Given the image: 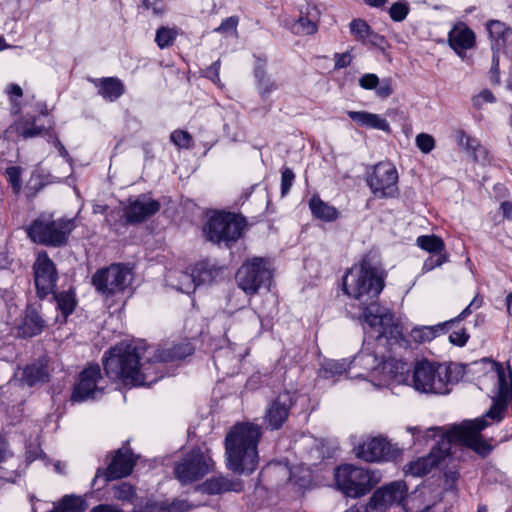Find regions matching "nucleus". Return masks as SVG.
Listing matches in <instances>:
<instances>
[{"label":"nucleus","mask_w":512,"mask_h":512,"mask_svg":"<svg viewBox=\"0 0 512 512\" xmlns=\"http://www.w3.org/2000/svg\"><path fill=\"white\" fill-rule=\"evenodd\" d=\"M177 37V31L168 27H161L156 31L155 42L160 49L173 45Z\"/></svg>","instance_id":"nucleus-41"},{"label":"nucleus","mask_w":512,"mask_h":512,"mask_svg":"<svg viewBox=\"0 0 512 512\" xmlns=\"http://www.w3.org/2000/svg\"><path fill=\"white\" fill-rule=\"evenodd\" d=\"M347 114L359 126L390 132V124L378 114L366 111H348Z\"/></svg>","instance_id":"nucleus-29"},{"label":"nucleus","mask_w":512,"mask_h":512,"mask_svg":"<svg viewBox=\"0 0 512 512\" xmlns=\"http://www.w3.org/2000/svg\"><path fill=\"white\" fill-rule=\"evenodd\" d=\"M486 29L491 40V49L495 53L506 50L512 46V29L504 22L490 20L486 23Z\"/></svg>","instance_id":"nucleus-23"},{"label":"nucleus","mask_w":512,"mask_h":512,"mask_svg":"<svg viewBox=\"0 0 512 512\" xmlns=\"http://www.w3.org/2000/svg\"><path fill=\"white\" fill-rule=\"evenodd\" d=\"M244 226V218L233 213H218L210 217L203 231L209 241L229 245L240 238Z\"/></svg>","instance_id":"nucleus-10"},{"label":"nucleus","mask_w":512,"mask_h":512,"mask_svg":"<svg viewBox=\"0 0 512 512\" xmlns=\"http://www.w3.org/2000/svg\"><path fill=\"white\" fill-rule=\"evenodd\" d=\"M136 463V457L129 448H120L112 458L107 469L103 472L105 480H114L131 474Z\"/></svg>","instance_id":"nucleus-22"},{"label":"nucleus","mask_w":512,"mask_h":512,"mask_svg":"<svg viewBox=\"0 0 512 512\" xmlns=\"http://www.w3.org/2000/svg\"><path fill=\"white\" fill-rule=\"evenodd\" d=\"M320 11L315 5L308 4L305 12L292 25L293 33L297 35H313L318 31Z\"/></svg>","instance_id":"nucleus-26"},{"label":"nucleus","mask_w":512,"mask_h":512,"mask_svg":"<svg viewBox=\"0 0 512 512\" xmlns=\"http://www.w3.org/2000/svg\"><path fill=\"white\" fill-rule=\"evenodd\" d=\"M350 32L357 41L363 44L367 43L368 37L371 35V28L362 19H354L349 24Z\"/></svg>","instance_id":"nucleus-39"},{"label":"nucleus","mask_w":512,"mask_h":512,"mask_svg":"<svg viewBox=\"0 0 512 512\" xmlns=\"http://www.w3.org/2000/svg\"><path fill=\"white\" fill-rule=\"evenodd\" d=\"M48 368L44 360H38L27 365L23 370L22 381L28 386H33L39 382L48 380Z\"/></svg>","instance_id":"nucleus-32"},{"label":"nucleus","mask_w":512,"mask_h":512,"mask_svg":"<svg viewBox=\"0 0 512 512\" xmlns=\"http://www.w3.org/2000/svg\"><path fill=\"white\" fill-rule=\"evenodd\" d=\"M262 427L252 422H238L225 437L227 468L238 474H252L258 467V443Z\"/></svg>","instance_id":"nucleus-4"},{"label":"nucleus","mask_w":512,"mask_h":512,"mask_svg":"<svg viewBox=\"0 0 512 512\" xmlns=\"http://www.w3.org/2000/svg\"><path fill=\"white\" fill-rule=\"evenodd\" d=\"M383 382L409 385L411 372L402 360L387 359L382 362Z\"/></svg>","instance_id":"nucleus-24"},{"label":"nucleus","mask_w":512,"mask_h":512,"mask_svg":"<svg viewBox=\"0 0 512 512\" xmlns=\"http://www.w3.org/2000/svg\"><path fill=\"white\" fill-rule=\"evenodd\" d=\"M383 42L384 38L371 30V35L368 37L367 43H371L372 45H381Z\"/></svg>","instance_id":"nucleus-64"},{"label":"nucleus","mask_w":512,"mask_h":512,"mask_svg":"<svg viewBox=\"0 0 512 512\" xmlns=\"http://www.w3.org/2000/svg\"><path fill=\"white\" fill-rule=\"evenodd\" d=\"M408 496L409 488L405 481H391L373 492L368 507L374 512H387L393 507H401L405 510Z\"/></svg>","instance_id":"nucleus-12"},{"label":"nucleus","mask_w":512,"mask_h":512,"mask_svg":"<svg viewBox=\"0 0 512 512\" xmlns=\"http://www.w3.org/2000/svg\"><path fill=\"white\" fill-rule=\"evenodd\" d=\"M366 183L376 198H395L399 194L398 171L389 161L372 166L367 172Z\"/></svg>","instance_id":"nucleus-11"},{"label":"nucleus","mask_w":512,"mask_h":512,"mask_svg":"<svg viewBox=\"0 0 512 512\" xmlns=\"http://www.w3.org/2000/svg\"><path fill=\"white\" fill-rule=\"evenodd\" d=\"M101 369L98 364L89 365L79 375V382L74 387L71 400L84 402L95 399L103 393Z\"/></svg>","instance_id":"nucleus-19"},{"label":"nucleus","mask_w":512,"mask_h":512,"mask_svg":"<svg viewBox=\"0 0 512 512\" xmlns=\"http://www.w3.org/2000/svg\"><path fill=\"white\" fill-rule=\"evenodd\" d=\"M238 25V18L235 16L228 17L222 21L219 27L215 29L216 32H226L235 30Z\"/></svg>","instance_id":"nucleus-60"},{"label":"nucleus","mask_w":512,"mask_h":512,"mask_svg":"<svg viewBox=\"0 0 512 512\" xmlns=\"http://www.w3.org/2000/svg\"><path fill=\"white\" fill-rule=\"evenodd\" d=\"M17 466L16 460L8 454L5 460L0 462V479L14 482L18 477Z\"/></svg>","instance_id":"nucleus-38"},{"label":"nucleus","mask_w":512,"mask_h":512,"mask_svg":"<svg viewBox=\"0 0 512 512\" xmlns=\"http://www.w3.org/2000/svg\"><path fill=\"white\" fill-rule=\"evenodd\" d=\"M170 140L179 148H190L192 146L191 135L184 130H175L170 135Z\"/></svg>","instance_id":"nucleus-47"},{"label":"nucleus","mask_w":512,"mask_h":512,"mask_svg":"<svg viewBox=\"0 0 512 512\" xmlns=\"http://www.w3.org/2000/svg\"><path fill=\"white\" fill-rule=\"evenodd\" d=\"M416 243L421 249L429 253H435L437 255L443 254L442 252L445 248L443 240L436 235L419 236L416 240Z\"/></svg>","instance_id":"nucleus-37"},{"label":"nucleus","mask_w":512,"mask_h":512,"mask_svg":"<svg viewBox=\"0 0 512 512\" xmlns=\"http://www.w3.org/2000/svg\"><path fill=\"white\" fill-rule=\"evenodd\" d=\"M471 101L473 107L480 110L484 104L496 102V97L489 89H483L478 94L474 95Z\"/></svg>","instance_id":"nucleus-48"},{"label":"nucleus","mask_w":512,"mask_h":512,"mask_svg":"<svg viewBox=\"0 0 512 512\" xmlns=\"http://www.w3.org/2000/svg\"><path fill=\"white\" fill-rule=\"evenodd\" d=\"M46 139L49 143H52L54 147L58 150L59 154L66 159L67 162L72 163V158L70 157L68 151L65 146L61 143L57 135L54 133L52 128H48L46 130Z\"/></svg>","instance_id":"nucleus-50"},{"label":"nucleus","mask_w":512,"mask_h":512,"mask_svg":"<svg viewBox=\"0 0 512 512\" xmlns=\"http://www.w3.org/2000/svg\"><path fill=\"white\" fill-rule=\"evenodd\" d=\"M355 451L356 456L366 462H385L395 460L401 455V450L398 447L381 436L363 441L355 448Z\"/></svg>","instance_id":"nucleus-17"},{"label":"nucleus","mask_w":512,"mask_h":512,"mask_svg":"<svg viewBox=\"0 0 512 512\" xmlns=\"http://www.w3.org/2000/svg\"><path fill=\"white\" fill-rule=\"evenodd\" d=\"M142 7L145 10H152L155 14H160L162 12V8L158 7L157 3L151 0H143Z\"/></svg>","instance_id":"nucleus-62"},{"label":"nucleus","mask_w":512,"mask_h":512,"mask_svg":"<svg viewBox=\"0 0 512 512\" xmlns=\"http://www.w3.org/2000/svg\"><path fill=\"white\" fill-rule=\"evenodd\" d=\"M448 41L450 47L461 56L475 45V33L465 24H459L449 32Z\"/></svg>","instance_id":"nucleus-25"},{"label":"nucleus","mask_w":512,"mask_h":512,"mask_svg":"<svg viewBox=\"0 0 512 512\" xmlns=\"http://www.w3.org/2000/svg\"><path fill=\"white\" fill-rule=\"evenodd\" d=\"M34 282L39 298L54 294L58 281V272L47 252H39L33 264Z\"/></svg>","instance_id":"nucleus-18"},{"label":"nucleus","mask_w":512,"mask_h":512,"mask_svg":"<svg viewBox=\"0 0 512 512\" xmlns=\"http://www.w3.org/2000/svg\"><path fill=\"white\" fill-rule=\"evenodd\" d=\"M160 207L159 201L147 195H140L137 198L127 200V204L124 206V216L127 223H141L155 215Z\"/></svg>","instance_id":"nucleus-21"},{"label":"nucleus","mask_w":512,"mask_h":512,"mask_svg":"<svg viewBox=\"0 0 512 512\" xmlns=\"http://www.w3.org/2000/svg\"><path fill=\"white\" fill-rule=\"evenodd\" d=\"M378 479L368 469L351 464L339 466L335 470V483L346 496L358 498L368 494Z\"/></svg>","instance_id":"nucleus-9"},{"label":"nucleus","mask_w":512,"mask_h":512,"mask_svg":"<svg viewBox=\"0 0 512 512\" xmlns=\"http://www.w3.org/2000/svg\"><path fill=\"white\" fill-rule=\"evenodd\" d=\"M147 510H158L160 512H186L190 509V505L185 500H175L167 507H164L163 504H149L146 506Z\"/></svg>","instance_id":"nucleus-43"},{"label":"nucleus","mask_w":512,"mask_h":512,"mask_svg":"<svg viewBox=\"0 0 512 512\" xmlns=\"http://www.w3.org/2000/svg\"><path fill=\"white\" fill-rule=\"evenodd\" d=\"M486 425L484 419H474L452 426L445 434L441 435L440 440L427 456L419 457L405 466V474L415 477L427 475L450 454L452 443L462 444L480 454L490 452L491 447L480 435Z\"/></svg>","instance_id":"nucleus-2"},{"label":"nucleus","mask_w":512,"mask_h":512,"mask_svg":"<svg viewBox=\"0 0 512 512\" xmlns=\"http://www.w3.org/2000/svg\"><path fill=\"white\" fill-rule=\"evenodd\" d=\"M349 362L351 363V368L359 367L365 371L377 373L379 369H382L383 361H380L375 354L361 352Z\"/></svg>","instance_id":"nucleus-35"},{"label":"nucleus","mask_w":512,"mask_h":512,"mask_svg":"<svg viewBox=\"0 0 512 512\" xmlns=\"http://www.w3.org/2000/svg\"><path fill=\"white\" fill-rule=\"evenodd\" d=\"M378 85L379 77L374 73H366L359 78V86L365 90L376 89Z\"/></svg>","instance_id":"nucleus-55"},{"label":"nucleus","mask_w":512,"mask_h":512,"mask_svg":"<svg viewBox=\"0 0 512 512\" xmlns=\"http://www.w3.org/2000/svg\"><path fill=\"white\" fill-rule=\"evenodd\" d=\"M131 281V271L121 264L98 270L92 277L96 290L108 297L123 292Z\"/></svg>","instance_id":"nucleus-14"},{"label":"nucleus","mask_w":512,"mask_h":512,"mask_svg":"<svg viewBox=\"0 0 512 512\" xmlns=\"http://www.w3.org/2000/svg\"><path fill=\"white\" fill-rule=\"evenodd\" d=\"M383 287L382 270L369 260L354 265L343 277L344 292L363 303L376 298Z\"/></svg>","instance_id":"nucleus-5"},{"label":"nucleus","mask_w":512,"mask_h":512,"mask_svg":"<svg viewBox=\"0 0 512 512\" xmlns=\"http://www.w3.org/2000/svg\"><path fill=\"white\" fill-rule=\"evenodd\" d=\"M21 173L22 169L19 166L8 167L5 171L7 179L16 193L21 190Z\"/></svg>","instance_id":"nucleus-51"},{"label":"nucleus","mask_w":512,"mask_h":512,"mask_svg":"<svg viewBox=\"0 0 512 512\" xmlns=\"http://www.w3.org/2000/svg\"><path fill=\"white\" fill-rule=\"evenodd\" d=\"M447 261V255L446 254H439L435 256L428 257L423 264L422 271L423 272H429L435 269L436 267H440L442 264H444Z\"/></svg>","instance_id":"nucleus-54"},{"label":"nucleus","mask_w":512,"mask_h":512,"mask_svg":"<svg viewBox=\"0 0 512 512\" xmlns=\"http://www.w3.org/2000/svg\"><path fill=\"white\" fill-rule=\"evenodd\" d=\"M213 279V272L205 262L198 263L191 272L170 270L165 277L166 284L182 293H191L195 288Z\"/></svg>","instance_id":"nucleus-15"},{"label":"nucleus","mask_w":512,"mask_h":512,"mask_svg":"<svg viewBox=\"0 0 512 512\" xmlns=\"http://www.w3.org/2000/svg\"><path fill=\"white\" fill-rule=\"evenodd\" d=\"M312 214L322 220L332 221L337 217V210L324 203L320 198L313 197L309 202Z\"/></svg>","instance_id":"nucleus-36"},{"label":"nucleus","mask_w":512,"mask_h":512,"mask_svg":"<svg viewBox=\"0 0 512 512\" xmlns=\"http://www.w3.org/2000/svg\"><path fill=\"white\" fill-rule=\"evenodd\" d=\"M219 70H220V61L217 60L205 70V76L207 78H209L210 80H212L214 83H217L220 81Z\"/></svg>","instance_id":"nucleus-61"},{"label":"nucleus","mask_w":512,"mask_h":512,"mask_svg":"<svg viewBox=\"0 0 512 512\" xmlns=\"http://www.w3.org/2000/svg\"><path fill=\"white\" fill-rule=\"evenodd\" d=\"M457 141L460 147L464 148L476 159L477 151L482 148L479 140L466 134L463 130H460L457 132Z\"/></svg>","instance_id":"nucleus-40"},{"label":"nucleus","mask_w":512,"mask_h":512,"mask_svg":"<svg viewBox=\"0 0 512 512\" xmlns=\"http://www.w3.org/2000/svg\"><path fill=\"white\" fill-rule=\"evenodd\" d=\"M14 132L23 139H30L42 135L46 137V130L43 126H38L36 124V117L34 116H25L21 117L17 121L14 122L10 127Z\"/></svg>","instance_id":"nucleus-31"},{"label":"nucleus","mask_w":512,"mask_h":512,"mask_svg":"<svg viewBox=\"0 0 512 512\" xmlns=\"http://www.w3.org/2000/svg\"><path fill=\"white\" fill-rule=\"evenodd\" d=\"M113 495L118 500L131 501L136 495V492L131 484L123 482L113 488Z\"/></svg>","instance_id":"nucleus-45"},{"label":"nucleus","mask_w":512,"mask_h":512,"mask_svg":"<svg viewBox=\"0 0 512 512\" xmlns=\"http://www.w3.org/2000/svg\"><path fill=\"white\" fill-rule=\"evenodd\" d=\"M352 55L349 52L345 53H335L334 54V60H335V69H343L348 67L352 62Z\"/></svg>","instance_id":"nucleus-56"},{"label":"nucleus","mask_w":512,"mask_h":512,"mask_svg":"<svg viewBox=\"0 0 512 512\" xmlns=\"http://www.w3.org/2000/svg\"><path fill=\"white\" fill-rule=\"evenodd\" d=\"M393 93L391 81L389 79H383L376 88V94L380 98H388Z\"/></svg>","instance_id":"nucleus-57"},{"label":"nucleus","mask_w":512,"mask_h":512,"mask_svg":"<svg viewBox=\"0 0 512 512\" xmlns=\"http://www.w3.org/2000/svg\"><path fill=\"white\" fill-rule=\"evenodd\" d=\"M349 368L351 363L347 359H326L322 362L318 375L323 379H330L342 375Z\"/></svg>","instance_id":"nucleus-34"},{"label":"nucleus","mask_w":512,"mask_h":512,"mask_svg":"<svg viewBox=\"0 0 512 512\" xmlns=\"http://www.w3.org/2000/svg\"><path fill=\"white\" fill-rule=\"evenodd\" d=\"M490 81L493 84H500L499 59L495 52L492 59V66L490 69Z\"/></svg>","instance_id":"nucleus-59"},{"label":"nucleus","mask_w":512,"mask_h":512,"mask_svg":"<svg viewBox=\"0 0 512 512\" xmlns=\"http://www.w3.org/2000/svg\"><path fill=\"white\" fill-rule=\"evenodd\" d=\"M45 327V321L35 308L28 307L25 317L19 326V334L23 337H33L40 334Z\"/></svg>","instance_id":"nucleus-30"},{"label":"nucleus","mask_w":512,"mask_h":512,"mask_svg":"<svg viewBox=\"0 0 512 512\" xmlns=\"http://www.w3.org/2000/svg\"><path fill=\"white\" fill-rule=\"evenodd\" d=\"M55 300L57 303V308L62 312V314L65 317L72 314L76 305V302L72 294L67 292L59 293L58 295H55Z\"/></svg>","instance_id":"nucleus-42"},{"label":"nucleus","mask_w":512,"mask_h":512,"mask_svg":"<svg viewBox=\"0 0 512 512\" xmlns=\"http://www.w3.org/2000/svg\"><path fill=\"white\" fill-rule=\"evenodd\" d=\"M92 83L98 89V94L109 102L118 100L125 93V86L117 77L93 79Z\"/></svg>","instance_id":"nucleus-27"},{"label":"nucleus","mask_w":512,"mask_h":512,"mask_svg":"<svg viewBox=\"0 0 512 512\" xmlns=\"http://www.w3.org/2000/svg\"><path fill=\"white\" fill-rule=\"evenodd\" d=\"M469 339V335L465 330L454 331L449 335V341L457 346H464Z\"/></svg>","instance_id":"nucleus-58"},{"label":"nucleus","mask_w":512,"mask_h":512,"mask_svg":"<svg viewBox=\"0 0 512 512\" xmlns=\"http://www.w3.org/2000/svg\"><path fill=\"white\" fill-rule=\"evenodd\" d=\"M415 142H416V146L424 154L430 153L435 147L434 138L430 134H427V133L418 134L415 138Z\"/></svg>","instance_id":"nucleus-49"},{"label":"nucleus","mask_w":512,"mask_h":512,"mask_svg":"<svg viewBox=\"0 0 512 512\" xmlns=\"http://www.w3.org/2000/svg\"><path fill=\"white\" fill-rule=\"evenodd\" d=\"M255 77L257 79L260 93L263 96L268 95L269 93L276 89L275 83L271 82L268 78H266L264 69L260 65H257L255 68Z\"/></svg>","instance_id":"nucleus-44"},{"label":"nucleus","mask_w":512,"mask_h":512,"mask_svg":"<svg viewBox=\"0 0 512 512\" xmlns=\"http://www.w3.org/2000/svg\"><path fill=\"white\" fill-rule=\"evenodd\" d=\"M202 490L210 495L221 494L225 492H241L243 484L241 480L229 479L224 476H216L207 479L203 485Z\"/></svg>","instance_id":"nucleus-28"},{"label":"nucleus","mask_w":512,"mask_h":512,"mask_svg":"<svg viewBox=\"0 0 512 512\" xmlns=\"http://www.w3.org/2000/svg\"><path fill=\"white\" fill-rule=\"evenodd\" d=\"M362 317L364 322L377 332V338H386L391 347L408 349L410 342L407 340L399 323L395 322L394 315L378 302H371L363 308Z\"/></svg>","instance_id":"nucleus-7"},{"label":"nucleus","mask_w":512,"mask_h":512,"mask_svg":"<svg viewBox=\"0 0 512 512\" xmlns=\"http://www.w3.org/2000/svg\"><path fill=\"white\" fill-rule=\"evenodd\" d=\"M294 404L293 394L289 391L280 393L268 405L265 416L264 424L271 430L280 429L288 419L290 409Z\"/></svg>","instance_id":"nucleus-20"},{"label":"nucleus","mask_w":512,"mask_h":512,"mask_svg":"<svg viewBox=\"0 0 512 512\" xmlns=\"http://www.w3.org/2000/svg\"><path fill=\"white\" fill-rule=\"evenodd\" d=\"M272 277L269 262L264 258H253L244 263L236 273V281L246 294L253 295L270 282Z\"/></svg>","instance_id":"nucleus-13"},{"label":"nucleus","mask_w":512,"mask_h":512,"mask_svg":"<svg viewBox=\"0 0 512 512\" xmlns=\"http://www.w3.org/2000/svg\"><path fill=\"white\" fill-rule=\"evenodd\" d=\"M500 208L503 212V216L512 221V203L509 201H503L500 205Z\"/></svg>","instance_id":"nucleus-63"},{"label":"nucleus","mask_w":512,"mask_h":512,"mask_svg":"<svg viewBox=\"0 0 512 512\" xmlns=\"http://www.w3.org/2000/svg\"><path fill=\"white\" fill-rule=\"evenodd\" d=\"M295 179L294 172L288 168L284 167L281 171V195L285 196L290 191L293 182Z\"/></svg>","instance_id":"nucleus-53"},{"label":"nucleus","mask_w":512,"mask_h":512,"mask_svg":"<svg viewBox=\"0 0 512 512\" xmlns=\"http://www.w3.org/2000/svg\"><path fill=\"white\" fill-rule=\"evenodd\" d=\"M455 320H451L449 322L443 324H437L433 326H420L412 329L410 333V337L417 344H422L425 342H430L435 339L440 333H444L445 326L454 322Z\"/></svg>","instance_id":"nucleus-33"},{"label":"nucleus","mask_w":512,"mask_h":512,"mask_svg":"<svg viewBox=\"0 0 512 512\" xmlns=\"http://www.w3.org/2000/svg\"><path fill=\"white\" fill-rule=\"evenodd\" d=\"M450 385L447 366L422 359L415 362L408 386L422 394L444 395L450 392Z\"/></svg>","instance_id":"nucleus-6"},{"label":"nucleus","mask_w":512,"mask_h":512,"mask_svg":"<svg viewBox=\"0 0 512 512\" xmlns=\"http://www.w3.org/2000/svg\"><path fill=\"white\" fill-rule=\"evenodd\" d=\"M5 91L11 101L12 110L16 113L19 112L20 106L17 99H20L23 96L22 88L18 84L12 83L6 87Z\"/></svg>","instance_id":"nucleus-52"},{"label":"nucleus","mask_w":512,"mask_h":512,"mask_svg":"<svg viewBox=\"0 0 512 512\" xmlns=\"http://www.w3.org/2000/svg\"><path fill=\"white\" fill-rule=\"evenodd\" d=\"M74 228V218H60L57 220L38 218L29 225L27 233L30 239L35 243L60 247L66 244Z\"/></svg>","instance_id":"nucleus-8"},{"label":"nucleus","mask_w":512,"mask_h":512,"mask_svg":"<svg viewBox=\"0 0 512 512\" xmlns=\"http://www.w3.org/2000/svg\"><path fill=\"white\" fill-rule=\"evenodd\" d=\"M409 13V6L405 1L395 2L389 9V15L393 21H403Z\"/></svg>","instance_id":"nucleus-46"},{"label":"nucleus","mask_w":512,"mask_h":512,"mask_svg":"<svg viewBox=\"0 0 512 512\" xmlns=\"http://www.w3.org/2000/svg\"><path fill=\"white\" fill-rule=\"evenodd\" d=\"M194 347L183 342L162 350L147 347L143 341L121 342L105 353L103 365L107 376L124 385L150 386L163 377L157 364L181 360L191 355Z\"/></svg>","instance_id":"nucleus-1"},{"label":"nucleus","mask_w":512,"mask_h":512,"mask_svg":"<svg viewBox=\"0 0 512 512\" xmlns=\"http://www.w3.org/2000/svg\"><path fill=\"white\" fill-rule=\"evenodd\" d=\"M209 469V461L205 459L202 451L192 449L175 463L174 474L182 485H187L204 477Z\"/></svg>","instance_id":"nucleus-16"},{"label":"nucleus","mask_w":512,"mask_h":512,"mask_svg":"<svg viewBox=\"0 0 512 512\" xmlns=\"http://www.w3.org/2000/svg\"><path fill=\"white\" fill-rule=\"evenodd\" d=\"M262 427L252 422H238L225 437L227 468L238 474H252L258 467V443Z\"/></svg>","instance_id":"nucleus-3"}]
</instances>
